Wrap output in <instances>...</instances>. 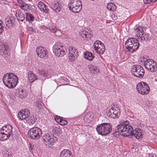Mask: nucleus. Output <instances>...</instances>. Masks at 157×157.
<instances>
[{"label": "nucleus", "mask_w": 157, "mask_h": 157, "mask_svg": "<svg viewBox=\"0 0 157 157\" xmlns=\"http://www.w3.org/2000/svg\"><path fill=\"white\" fill-rule=\"evenodd\" d=\"M129 123V122L128 121H125V122H124L123 124H124L125 125H127L129 127H132L131 126H129V125H128V124Z\"/></svg>", "instance_id": "nucleus-46"}, {"label": "nucleus", "mask_w": 157, "mask_h": 157, "mask_svg": "<svg viewBox=\"0 0 157 157\" xmlns=\"http://www.w3.org/2000/svg\"><path fill=\"white\" fill-rule=\"evenodd\" d=\"M28 78L30 82H32L36 79V76L31 72H29L28 74Z\"/></svg>", "instance_id": "nucleus-28"}, {"label": "nucleus", "mask_w": 157, "mask_h": 157, "mask_svg": "<svg viewBox=\"0 0 157 157\" xmlns=\"http://www.w3.org/2000/svg\"><path fill=\"white\" fill-rule=\"evenodd\" d=\"M10 154L9 152H8V153H6L5 155V157H11V156L10 155Z\"/></svg>", "instance_id": "nucleus-48"}, {"label": "nucleus", "mask_w": 157, "mask_h": 157, "mask_svg": "<svg viewBox=\"0 0 157 157\" xmlns=\"http://www.w3.org/2000/svg\"><path fill=\"white\" fill-rule=\"evenodd\" d=\"M83 25H80V26H82Z\"/></svg>", "instance_id": "nucleus-51"}, {"label": "nucleus", "mask_w": 157, "mask_h": 157, "mask_svg": "<svg viewBox=\"0 0 157 157\" xmlns=\"http://www.w3.org/2000/svg\"><path fill=\"white\" fill-rule=\"evenodd\" d=\"M60 123L61 125H64L67 124V121L66 120L63 119V118H62Z\"/></svg>", "instance_id": "nucleus-41"}, {"label": "nucleus", "mask_w": 157, "mask_h": 157, "mask_svg": "<svg viewBox=\"0 0 157 157\" xmlns=\"http://www.w3.org/2000/svg\"><path fill=\"white\" fill-rule=\"evenodd\" d=\"M140 65H135L132 67L131 71L133 75V73H136L137 72L138 67H140Z\"/></svg>", "instance_id": "nucleus-34"}, {"label": "nucleus", "mask_w": 157, "mask_h": 157, "mask_svg": "<svg viewBox=\"0 0 157 157\" xmlns=\"http://www.w3.org/2000/svg\"><path fill=\"white\" fill-rule=\"evenodd\" d=\"M112 127L111 124L109 123H103L98 125L96 130L98 134L102 136H105L110 133L112 130Z\"/></svg>", "instance_id": "nucleus-3"}, {"label": "nucleus", "mask_w": 157, "mask_h": 157, "mask_svg": "<svg viewBox=\"0 0 157 157\" xmlns=\"http://www.w3.org/2000/svg\"><path fill=\"white\" fill-rule=\"evenodd\" d=\"M26 20H33L34 15L29 13H26Z\"/></svg>", "instance_id": "nucleus-36"}, {"label": "nucleus", "mask_w": 157, "mask_h": 157, "mask_svg": "<svg viewBox=\"0 0 157 157\" xmlns=\"http://www.w3.org/2000/svg\"><path fill=\"white\" fill-rule=\"evenodd\" d=\"M2 81L6 86L9 88H13L17 85L18 78L14 73H8L4 75Z\"/></svg>", "instance_id": "nucleus-1"}, {"label": "nucleus", "mask_w": 157, "mask_h": 157, "mask_svg": "<svg viewBox=\"0 0 157 157\" xmlns=\"http://www.w3.org/2000/svg\"><path fill=\"white\" fill-rule=\"evenodd\" d=\"M149 63L147 65H145V67L149 71L153 72H155L157 70V68L156 67H155L154 66L155 64H149Z\"/></svg>", "instance_id": "nucleus-25"}, {"label": "nucleus", "mask_w": 157, "mask_h": 157, "mask_svg": "<svg viewBox=\"0 0 157 157\" xmlns=\"http://www.w3.org/2000/svg\"><path fill=\"white\" fill-rule=\"evenodd\" d=\"M23 21V20H21V21Z\"/></svg>", "instance_id": "nucleus-52"}, {"label": "nucleus", "mask_w": 157, "mask_h": 157, "mask_svg": "<svg viewBox=\"0 0 157 157\" xmlns=\"http://www.w3.org/2000/svg\"><path fill=\"white\" fill-rule=\"evenodd\" d=\"M38 8L41 11H43L45 13L49 12V10L48 6L41 2H39L37 5Z\"/></svg>", "instance_id": "nucleus-19"}, {"label": "nucleus", "mask_w": 157, "mask_h": 157, "mask_svg": "<svg viewBox=\"0 0 157 157\" xmlns=\"http://www.w3.org/2000/svg\"><path fill=\"white\" fill-rule=\"evenodd\" d=\"M26 121L30 125H31L34 124L36 120L35 117L34 116L32 115L30 117H28L27 118Z\"/></svg>", "instance_id": "nucleus-27"}, {"label": "nucleus", "mask_w": 157, "mask_h": 157, "mask_svg": "<svg viewBox=\"0 0 157 157\" xmlns=\"http://www.w3.org/2000/svg\"><path fill=\"white\" fill-rule=\"evenodd\" d=\"M14 20H7V22L8 24L7 25L9 27H12L14 25Z\"/></svg>", "instance_id": "nucleus-39"}, {"label": "nucleus", "mask_w": 157, "mask_h": 157, "mask_svg": "<svg viewBox=\"0 0 157 157\" xmlns=\"http://www.w3.org/2000/svg\"><path fill=\"white\" fill-rule=\"evenodd\" d=\"M138 92L143 95H146L149 92L150 88L145 82H141L138 83L136 86Z\"/></svg>", "instance_id": "nucleus-7"}, {"label": "nucleus", "mask_w": 157, "mask_h": 157, "mask_svg": "<svg viewBox=\"0 0 157 157\" xmlns=\"http://www.w3.org/2000/svg\"><path fill=\"white\" fill-rule=\"evenodd\" d=\"M117 130L113 134L114 136L118 137L120 134L124 136H128L131 135L132 130V127H129L124 124H119L117 126Z\"/></svg>", "instance_id": "nucleus-2"}, {"label": "nucleus", "mask_w": 157, "mask_h": 157, "mask_svg": "<svg viewBox=\"0 0 157 157\" xmlns=\"http://www.w3.org/2000/svg\"><path fill=\"white\" fill-rule=\"evenodd\" d=\"M43 26L45 29L46 28L48 29L52 33H55L56 32L57 30H58L54 26H52L50 24H48L46 27H45L44 25H43Z\"/></svg>", "instance_id": "nucleus-29"}, {"label": "nucleus", "mask_w": 157, "mask_h": 157, "mask_svg": "<svg viewBox=\"0 0 157 157\" xmlns=\"http://www.w3.org/2000/svg\"><path fill=\"white\" fill-rule=\"evenodd\" d=\"M30 21H33V20H30Z\"/></svg>", "instance_id": "nucleus-54"}, {"label": "nucleus", "mask_w": 157, "mask_h": 157, "mask_svg": "<svg viewBox=\"0 0 157 157\" xmlns=\"http://www.w3.org/2000/svg\"><path fill=\"white\" fill-rule=\"evenodd\" d=\"M107 8L109 10L113 11L116 10V6L114 3H109L108 4L107 6Z\"/></svg>", "instance_id": "nucleus-30"}, {"label": "nucleus", "mask_w": 157, "mask_h": 157, "mask_svg": "<svg viewBox=\"0 0 157 157\" xmlns=\"http://www.w3.org/2000/svg\"><path fill=\"white\" fill-rule=\"evenodd\" d=\"M107 113L108 116L113 118H115L117 117L118 112L112 107L111 109L107 110Z\"/></svg>", "instance_id": "nucleus-17"}, {"label": "nucleus", "mask_w": 157, "mask_h": 157, "mask_svg": "<svg viewBox=\"0 0 157 157\" xmlns=\"http://www.w3.org/2000/svg\"><path fill=\"white\" fill-rule=\"evenodd\" d=\"M42 139L43 143L45 144L49 147H52L57 139L55 136L47 134L42 136Z\"/></svg>", "instance_id": "nucleus-8"}, {"label": "nucleus", "mask_w": 157, "mask_h": 157, "mask_svg": "<svg viewBox=\"0 0 157 157\" xmlns=\"http://www.w3.org/2000/svg\"><path fill=\"white\" fill-rule=\"evenodd\" d=\"M60 128L59 127H56L55 126H53L52 127V132L53 133L55 134H58L59 132L60 131Z\"/></svg>", "instance_id": "nucleus-37"}, {"label": "nucleus", "mask_w": 157, "mask_h": 157, "mask_svg": "<svg viewBox=\"0 0 157 157\" xmlns=\"http://www.w3.org/2000/svg\"><path fill=\"white\" fill-rule=\"evenodd\" d=\"M82 22L83 23H84V21L83 20H79V21L78 22V24H80V23Z\"/></svg>", "instance_id": "nucleus-49"}, {"label": "nucleus", "mask_w": 157, "mask_h": 157, "mask_svg": "<svg viewBox=\"0 0 157 157\" xmlns=\"http://www.w3.org/2000/svg\"><path fill=\"white\" fill-rule=\"evenodd\" d=\"M132 133L131 135H130L129 136H134L137 139H139L140 138H142V134L141 133V130L139 128H136L134 130H132Z\"/></svg>", "instance_id": "nucleus-15"}, {"label": "nucleus", "mask_w": 157, "mask_h": 157, "mask_svg": "<svg viewBox=\"0 0 157 157\" xmlns=\"http://www.w3.org/2000/svg\"><path fill=\"white\" fill-rule=\"evenodd\" d=\"M63 47L57 43L55 44L53 47V52L55 55L58 57H62L65 54L63 48Z\"/></svg>", "instance_id": "nucleus-9"}, {"label": "nucleus", "mask_w": 157, "mask_h": 157, "mask_svg": "<svg viewBox=\"0 0 157 157\" xmlns=\"http://www.w3.org/2000/svg\"><path fill=\"white\" fill-rule=\"evenodd\" d=\"M9 47L4 43L0 42V54L4 58L7 57L9 56Z\"/></svg>", "instance_id": "nucleus-11"}, {"label": "nucleus", "mask_w": 157, "mask_h": 157, "mask_svg": "<svg viewBox=\"0 0 157 157\" xmlns=\"http://www.w3.org/2000/svg\"><path fill=\"white\" fill-rule=\"evenodd\" d=\"M30 114L29 110L27 109H22L18 113V117L21 120H25Z\"/></svg>", "instance_id": "nucleus-14"}, {"label": "nucleus", "mask_w": 157, "mask_h": 157, "mask_svg": "<svg viewBox=\"0 0 157 157\" xmlns=\"http://www.w3.org/2000/svg\"><path fill=\"white\" fill-rule=\"evenodd\" d=\"M79 34L81 35L82 37H85L86 38H90L92 36L91 34L89 32H86L85 30H81L79 32Z\"/></svg>", "instance_id": "nucleus-23"}, {"label": "nucleus", "mask_w": 157, "mask_h": 157, "mask_svg": "<svg viewBox=\"0 0 157 157\" xmlns=\"http://www.w3.org/2000/svg\"><path fill=\"white\" fill-rule=\"evenodd\" d=\"M42 29H43V27H42V26H41L40 30H42Z\"/></svg>", "instance_id": "nucleus-50"}, {"label": "nucleus", "mask_w": 157, "mask_h": 157, "mask_svg": "<svg viewBox=\"0 0 157 157\" xmlns=\"http://www.w3.org/2000/svg\"><path fill=\"white\" fill-rule=\"evenodd\" d=\"M135 41L132 42V47L130 48V49L129 51L131 52L132 53L136 50L139 48V44L138 41L136 39L134 40Z\"/></svg>", "instance_id": "nucleus-21"}, {"label": "nucleus", "mask_w": 157, "mask_h": 157, "mask_svg": "<svg viewBox=\"0 0 157 157\" xmlns=\"http://www.w3.org/2000/svg\"><path fill=\"white\" fill-rule=\"evenodd\" d=\"M94 47L96 52L99 54H102L105 50L104 44L99 40L95 42Z\"/></svg>", "instance_id": "nucleus-10"}, {"label": "nucleus", "mask_w": 157, "mask_h": 157, "mask_svg": "<svg viewBox=\"0 0 157 157\" xmlns=\"http://www.w3.org/2000/svg\"><path fill=\"white\" fill-rule=\"evenodd\" d=\"M84 58L89 61H92L94 57V56L91 52H86L84 54Z\"/></svg>", "instance_id": "nucleus-24"}, {"label": "nucleus", "mask_w": 157, "mask_h": 157, "mask_svg": "<svg viewBox=\"0 0 157 157\" xmlns=\"http://www.w3.org/2000/svg\"><path fill=\"white\" fill-rule=\"evenodd\" d=\"M19 7L26 11H29L31 10L30 5L26 3L25 2L24 3V5L19 6Z\"/></svg>", "instance_id": "nucleus-31"}, {"label": "nucleus", "mask_w": 157, "mask_h": 157, "mask_svg": "<svg viewBox=\"0 0 157 157\" xmlns=\"http://www.w3.org/2000/svg\"><path fill=\"white\" fill-rule=\"evenodd\" d=\"M134 29H135V31L137 33V36H138L140 37L141 38L144 34V31L143 30L142 26L136 27L134 28Z\"/></svg>", "instance_id": "nucleus-26"}, {"label": "nucleus", "mask_w": 157, "mask_h": 157, "mask_svg": "<svg viewBox=\"0 0 157 157\" xmlns=\"http://www.w3.org/2000/svg\"><path fill=\"white\" fill-rule=\"evenodd\" d=\"M68 8L71 11L78 13L82 9V2L80 0H70L68 4Z\"/></svg>", "instance_id": "nucleus-5"}, {"label": "nucleus", "mask_w": 157, "mask_h": 157, "mask_svg": "<svg viewBox=\"0 0 157 157\" xmlns=\"http://www.w3.org/2000/svg\"><path fill=\"white\" fill-rule=\"evenodd\" d=\"M24 18H25V17H23V19H24Z\"/></svg>", "instance_id": "nucleus-53"}, {"label": "nucleus", "mask_w": 157, "mask_h": 157, "mask_svg": "<svg viewBox=\"0 0 157 157\" xmlns=\"http://www.w3.org/2000/svg\"><path fill=\"white\" fill-rule=\"evenodd\" d=\"M124 14H128V16H126V17H125V18H124V19H125V20H127L128 17H129V12H126L125 13H124Z\"/></svg>", "instance_id": "nucleus-47"}, {"label": "nucleus", "mask_w": 157, "mask_h": 157, "mask_svg": "<svg viewBox=\"0 0 157 157\" xmlns=\"http://www.w3.org/2000/svg\"><path fill=\"white\" fill-rule=\"evenodd\" d=\"M61 4L57 1H54L51 3V8L56 13L60 12L61 10Z\"/></svg>", "instance_id": "nucleus-16"}, {"label": "nucleus", "mask_w": 157, "mask_h": 157, "mask_svg": "<svg viewBox=\"0 0 157 157\" xmlns=\"http://www.w3.org/2000/svg\"><path fill=\"white\" fill-rule=\"evenodd\" d=\"M2 20H0V34L2 33L4 27L2 25Z\"/></svg>", "instance_id": "nucleus-44"}, {"label": "nucleus", "mask_w": 157, "mask_h": 157, "mask_svg": "<svg viewBox=\"0 0 157 157\" xmlns=\"http://www.w3.org/2000/svg\"><path fill=\"white\" fill-rule=\"evenodd\" d=\"M12 128L10 124L4 126L0 130V140H4L8 139L12 133Z\"/></svg>", "instance_id": "nucleus-4"}, {"label": "nucleus", "mask_w": 157, "mask_h": 157, "mask_svg": "<svg viewBox=\"0 0 157 157\" xmlns=\"http://www.w3.org/2000/svg\"><path fill=\"white\" fill-rule=\"evenodd\" d=\"M62 118V117H60L58 116H56L55 117V120L57 122L59 123V122H60Z\"/></svg>", "instance_id": "nucleus-43"}, {"label": "nucleus", "mask_w": 157, "mask_h": 157, "mask_svg": "<svg viewBox=\"0 0 157 157\" xmlns=\"http://www.w3.org/2000/svg\"><path fill=\"white\" fill-rule=\"evenodd\" d=\"M157 0H143L145 4H149L151 3H153L155 2Z\"/></svg>", "instance_id": "nucleus-40"}, {"label": "nucleus", "mask_w": 157, "mask_h": 157, "mask_svg": "<svg viewBox=\"0 0 157 157\" xmlns=\"http://www.w3.org/2000/svg\"><path fill=\"white\" fill-rule=\"evenodd\" d=\"M144 74V70L143 68L140 65L138 67V70L136 73H133V75L137 77L142 78Z\"/></svg>", "instance_id": "nucleus-18"}, {"label": "nucleus", "mask_w": 157, "mask_h": 157, "mask_svg": "<svg viewBox=\"0 0 157 157\" xmlns=\"http://www.w3.org/2000/svg\"><path fill=\"white\" fill-rule=\"evenodd\" d=\"M60 157H72L71 152L67 149H64L60 153Z\"/></svg>", "instance_id": "nucleus-22"}, {"label": "nucleus", "mask_w": 157, "mask_h": 157, "mask_svg": "<svg viewBox=\"0 0 157 157\" xmlns=\"http://www.w3.org/2000/svg\"><path fill=\"white\" fill-rule=\"evenodd\" d=\"M41 74L44 77H47L48 76H50L52 74V72L51 70H48L47 71H42Z\"/></svg>", "instance_id": "nucleus-33"}, {"label": "nucleus", "mask_w": 157, "mask_h": 157, "mask_svg": "<svg viewBox=\"0 0 157 157\" xmlns=\"http://www.w3.org/2000/svg\"><path fill=\"white\" fill-rule=\"evenodd\" d=\"M17 2L19 3V6L23 5L25 2L21 0H17Z\"/></svg>", "instance_id": "nucleus-45"}, {"label": "nucleus", "mask_w": 157, "mask_h": 157, "mask_svg": "<svg viewBox=\"0 0 157 157\" xmlns=\"http://www.w3.org/2000/svg\"><path fill=\"white\" fill-rule=\"evenodd\" d=\"M149 63V64H155V65L156 64V62L152 59H147L146 61H145L144 62V65L145 66V65L148 64V63Z\"/></svg>", "instance_id": "nucleus-35"}, {"label": "nucleus", "mask_w": 157, "mask_h": 157, "mask_svg": "<svg viewBox=\"0 0 157 157\" xmlns=\"http://www.w3.org/2000/svg\"><path fill=\"white\" fill-rule=\"evenodd\" d=\"M28 21H29V20H28Z\"/></svg>", "instance_id": "nucleus-55"}, {"label": "nucleus", "mask_w": 157, "mask_h": 157, "mask_svg": "<svg viewBox=\"0 0 157 157\" xmlns=\"http://www.w3.org/2000/svg\"><path fill=\"white\" fill-rule=\"evenodd\" d=\"M37 56L43 58H46L48 52L46 48L43 47H38L36 50Z\"/></svg>", "instance_id": "nucleus-12"}, {"label": "nucleus", "mask_w": 157, "mask_h": 157, "mask_svg": "<svg viewBox=\"0 0 157 157\" xmlns=\"http://www.w3.org/2000/svg\"><path fill=\"white\" fill-rule=\"evenodd\" d=\"M42 131L39 128L35 127L32 128L29 130L28 135L31 139H38L41 136Z\"/></svg>", "instance_id": "nucleus-6"}, {"label": "nucleus", "mask_w": 157, "mask_h": 157, "mask_svg": "<svg viewBox=\"0 0 157 157\" xmlns=\"http://www.w3.org/2000/svg\"><path fill=\"white\" fill-rule=\"evenodd\" d=\"M141 39L144 38V40H147L149 41L151 40V37L149 36L148 34H143V35L142 36L141 38Z\"/></svg>", "instance_id": "nucleus-38"}, {"label": "nucleus", "mask_w": 157, "mask_h": 157, "mask_svg": "<svg viewBox=\"0 0 157 157\" xmlns=\"http://www.w3.org/2000/svg\"><path fill=\"white\" fill-rule=\"evenodd\" d=\"M69 59L71 60H75L78 58V52L76 49L74 47H70L69 48Z\"/></svg>", "instance_id": "nucleus-13"}, {"label": "nucleus", "mask_w": 157, "mask_h": 157, "mask_svg": "<svg viewBox=\"0 0 157 157\" xmlns=\"http://www.w3.org/2000/svg\"><path fill=\"white\" fill-rule=\"evenodd\" d=\"M89 71L92 74H95L99 71V70L98 69L97 67H94L93 65H91L90 67L89 68Z\"/></svg>", "instance_id": "nucleus-32"}, {"label": "nucleus", "mask_w": 157, "mask_h": 157, "mask_svg": "<svg viewBox=\"0 0 157 157\" xmlns=\"http://www.w3.org/2000/svg\"><path fill=\"white\" fill-rule=\"evenodd\" d=\"M135 39L134 38H129L125 42V47L126 49H128V51H129L130 48L132 47V42L135 41L134 40Z\"/></svg>", "instance_id": "nucleus-20"}, {"label": "nucleus", "mask_w": 157, "mask_h": 157, "mask_svg": "<svg viewBox=\"0 0 157 157\" xmlns=\"http://www.w3.org/2000/svg\"><path fill=\"white\" fill-rule=\"evenodd\" d=\"M36 106L39 108H40L42 106V103L40 100L37 101Z\"/></svg>", "instance_id": "nucleus-42"}]
</instances>
